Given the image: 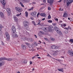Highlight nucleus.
Listing matches in <instances>:
<instances>
[{
  "instance_id": "f257e3e1",
  "label": "nucleus",
  "mask_w": 73,
  "mask_h": 73,
  "mask_svg": "<svg viewBox=\"0 0 73 73\" xmlns=\"http://www.w3.org/2000/svg\"><path fill=\"white\" fill-rule=\"evenodd\" d=\"M23 24H24L25 29L27 31H28L29 29V22L27 21H24L23 22Z\"/></svg>"
},
{
  "instance_id": "f03ea898",
  "label": "nucleus",
  "mask_w": 73,
  "mask_h": 73,
  "mask_svg": "<svg viewBox=\"0 0 73 73\" xmlns=\"http://www.w3.org/2000/svg\"><path fill=\"white\" fill-rule=\"evenodd\" d=\"M1 2L3 5V9H5V7L6 4V1L4 0H1Z\"/></svg>"
},
{
  "instance_id": "7ed1b4c3",
  "label": "nucleus",
  "mask_w": 73,
  "mask_h": 73,
  "mask_svg": "<svg viewBox=\"0 0 73 73\" xmlns=\"http://www.w3.org/2000/svg\"><path fill=\"white\" fill-rule=\"evenodd\" d=\"M6 11L7 12V14L8 16H9L10 15H11V10L9 8H7L6 9Z\"/></svg>"
},
{
  "instance_id": "20e7f679",
  "label": "nucleus",
  "mask_w": 73,
  "mask_h": 73,
  "mask_svg": "<svg viewBox=\"0 0 73 73\" xmlns=\"http://www.w3.org/2000/svg\"><path fill=\"white\" fill-rule=\"evenodd\" d=\"M15 9L18 12H21L23 11L22 9L20 7H15Z\"/></svg>"
},
{
  "instance_id": "39448f33",
  "label": "nucleus",
  "mask_w": 73,
  "mask_h": 73,
  "mask_svg": "<svg viewBox=\"0 0 73 73\" xmlns=\"http://www.w3.org/2000/svg\"><path fill=\"white\" fill-rule=\"evenodd\" d=\"M42 31H43L44 32H48V31H49V29L47 27H42Z\"/></svg>"
},
{
  "instance_id": "423d86ee",
  "label": "nucleus",
  "mask_w": 73,
  "mask_h": 73,
  "mask_svg": "<svg viewBox=\"0 0 73 73\" xmlns=\"http://www.w3.org/2000/svg\"><path fill=\"white\" fill-rule=\"evenodd\" d=\"M54 2V0H50L49 1H48V2L47 3L49 4L51 7H52V4H53Z\"/></svg>"
},
{
  "instance_id": "0eeeda50",
  "label": "nucleus",
  "mask_w": 73,
  "mask_h": 73,
  "mask_svg": "<svg viewBox=\"0 0 73 73\" xmlns=\"http://www.w3.org/2000/svg\"><path fill=\"white\" fill-rule=\"evenodd\" d=\"M5 35L6 36V38L7 40H9L10 39V36L9 35L8 32H6L5 33Z\"/></svg>"
},
{
  "instance_id": "6e6552de",
  "label": "nucleus",
  "mask_w": 73,
  "mask_h": 73,
  "mask_svg": "<svg viewBox=\"0 0 73 73\" xmlns=\"http://www.w3.org/2000/svg\"><path fill=\"white\" fill-rule=\"evenodd\" d=\"M11 29L12 30V33H15L16 32V29L15 26H13L12 27Z\"/></svg>"
},
{
  "instance_id": "1a4fd4ad",
  "label": "nucleus",
  "mask_w": 73,
  "mask_h": 73,
  "mask_svg": "<svg viewBox=\"0 0 73 73\" xmlns=\"http://www.w3.org/2000/svg\"><path fill=\"white\" fill-rule=\"evenodd\" d=\"M73 0H67L66 1L67 5H69L70 4L73 3Z\"/></svg>"
},
{
  "instance_id": "9d476101",
  "label": "nucleus",
  "mask_w": 73,
  "mask_h": 73,
  "mask_svg": "<svg viewBox=\"0 0 73 73\" xmlns=\"http://www.w3.org/2000/svg\"><path fill=\"white\" fill-rule=\"evenodd\" d=\"M68 54L70 56H73V52L72 51L68 50Z\"/></svg>"
},
{
  "instance_id": "9b49d317",
  "label": "nucleus",
  "mask_w": 73,
  "mask_h": 73,
  "mask_svg": "<svg viewBox=\"0 0 73 73\" xmlns=\"http://www.w3.org/2000/svg\"><path fill=\"white\" fill-rule=\"evenodd\" d=\"M48 31L50 32H52V28H53V27L52 25L49 26V27L48 28Z\"/></svg>"
},
{
  "instance_id": "f8f14e48",
  "label": "nucleus",
  "mask_w": 73,
  "mask_h": 73,
  "mask_svg": "<svg viewBox=\"0 0 73 73\" xmlns=\"http://www.w3.org/2000/svg\"><path fill=\"white\" fill-rule=\"evenodd\" d=\"M4 13L1 12H0V16L2 18H3V19H4L5 17H4Z\"/></svg>"
},
{
  "instance_id": "ddd939ff",
  "label": "nucleus",
  "mask_w": 73,
  "mask_h": 73,
  "mask_svg": "<svg viewBox=\"0 0 73 73\" xmlns=\"http://www.w3.org/2000/svg\"><path fill=\"white\" fill-rule=\"evenodd\" d=\"M21 48L25 50V49H26V46L22 44L21 45Z\"/></svg>"
},
{
  "instance_id": "4468645a",
  "label": "nucleus",
  "mask_w": 73,
  "mask_h": 73,
  "mask_svg": "<svg viewBox=\"0 0 73 73\" xmlns=\"http://www.w3.org/2000/svg\"><path fill=\"white\" fill-rule=\"evenodd\" d=\"M14 20L16 22H18V19L16 17L14 16L13 17Z\"/></svg>"
},
{
  "instance_id": "2eb2a0df",
  "label": "nucleus",
  "mask_w": 73,
  "mask_h": 73,
  "mask_svg": "<svg viewBox=\"0 0 73 73\" xmlns=\"http://www.w3.org/2000/svg\"><path fill=\"white\" fill-rule=\"evenodd\" d=\"M5 60H7L8 61H11L12 60V59L11 58H5Z\"/></svg>"
},
{
  "instance_id": "dca6fc26",
  "label": "nucleus",
  "mask_w": 73,
  "mask_h": 73,
  "mask_svg": "<svg viewBox=\"0 0 73 73\" xmlns=\"http://www.w3.org/2000/svg\"><path fill=\"white\" fill-rule=\"evenodd\" d=\"M36 13H37V12H33L31 13V15L33 16H35L36 15Z\"/></svg>"
},
{
  "instance_id": "f3484780",
  "label": "nucleus",
  "mask_w": 73,
  "mask_h": 73,
  "mask_svg": "<svg viewBox=\"0 0 73 73\" xmlns=\"http://www.w3.org/2000/svg\"><path fill=\"white\" fill-rule=\"evenodd\" d=\"M54 29H55V31L56 32H57L60 30V29H58V28L56 27H54Z\"/></svg>"
},
{
  "instance_id": "a211bd4d",
  "label": "nucleus",
  "mask_w": 73,
  "mask_h": 73,
  "mask_svg": "<svg viewBox=\"0 0 73 73\" xmlns=\"http://www.w3.org/2000/svg\"><path fill=\"white\" fill-rule=\"evenodd\" d=\"M52 53H53V55L54 56H55V55H56V54L57 53V51H56L52 50Z\"/></svg>"
},
{
  "instance_id": "6ab92c4d",
  "label": "nucleus",
  "mask_w": 73,
  "mask_h": 73,
  "mask_svg": "<svg viewBox=\"0 0 73 73\" xmlns=\"http://www.w3.org/2000/svg\"><path fill=\"white\" fill-rule=\"evenodd\" d=\"M41 16H43V17H45L46 16V14H45V13H41L40 14Z\"/></svg>"
},
{
  "instance_id": "aec40b11",
  "label": "nucleus",
  "mask_w": 73,
  "mask_h": 73,
  "mask_svg": "<svg viewBox=\"0 0 73 73\" xmlns=\"http://www.w3.org/2000/svg\"><path fill=\"white\" fill-rule=\"evenodd\" d=\"M4 60H5V57L0 58V61H3Z\"/></svg>"
},
{
  "instance_id": "412c9836",
  "label": "nucleus",
  "mask_w": 73,
  "mask_h": 73,
  "mask_svg": "<svg viewBox=\"0 0 73 73\" xmlns=\"http://www.w3.org/2000/svg\"><path fill=\"white\" fill-rule=\"evenodd\" d=\"M57 32L59 34V35H62V32H61V31H60V30H59V31H58Z\"/></svg>"
},
{
  "instance_id": "4be33fe9",
  "label": "nucleus",
  "mask_w": 73,
  "mask_h": 73,
  "mask_svg": "<svg viewBox=\"0 0 73 73\" xmlns=\"http://www.w3.org/2000/svg\"><path fill=\"white\" fill-rule=\"evenodd\" d=\"M68 16V15H67V14H66V13H64V14L63 15V17H67V16Z\"/></svg>"
},
{
  "instance_id": "5701e85b",
  "label": "nucleus",
  "mask_w": 73,
  "mask_h": 73,
  "mask_svg": "<svg viewBox=\"0 0 73 73\" xmlns=\"http://www.w3.org/2000/svg\"><path fill=\"white\" fill-rule=\"evenodd\" d=\"M55 45H52L51 46V48H52V49H55Z\"/></svg>"
},
{
  "instance_id": "b1692460",
  "label": "nucleus",
  "mask_w": 73,
  "mask_h": 73,
  "mask_svg": "<svg viewBox=\"0 0 73 73\" xmlns=\"http://www.w3.org/2000/svg\"><path fill=\"white\" fill-rule=\"evenodd\" d=\"M58 70L60 72H63V69H58Z\"/></svg>"
},
{
  "instance_id": "393cba45",
  "label": "nucleus",
  "mask_w": 73,
  "mask_h": 73,
  "mask_svg": "<svg viewBox=\"0 0 73 73\" xmlns=\"http://www.w3.org/2000/svg\"><path fill=\"white\" fill-rule=\"evenodd\" d=\"M38 21L39 22L38 23L37 25H41V24L40 23L41 21L38 20Z\"/></svg>"
},
{
  "instance_id": "a878e982",
  "label": "nucleus",
  "mask_w": 73,
  "mask_h": 73,
  "mask_svg": "<svg viewBox=\"0 0 73 73\" xmlns=\"http://www.w3.org/2000/svg\"><path fill=\"white\" fill-rule=\"evenodd\" d=\"M25 16L26 17L28 16V13L27 11L25 12Z\"/></svg>"
},
{
  "instance_id": "bb28decb",
  "label": "nucleus",
  "mask_w": 73,
  "mask_h": 73,
  "mask_svg": "<svg viewBox=\"0 0 73 73\" xmlns=\"http://www.w3.org/2000/svg\"><path fill=\"white\" fill-rule=\"evenodd\" d=\"M59 48V46H55V49H58Z\"/></svg>"
},
{
  "instance_id": "cd10ccee",
  "label": "nucleus",
  "mask_w": 73,
  "mask_h": 73,
  "mask_svg": "<svg viewBox=\"0 0 73 73\" xmlns=\"http://www.w3.org/2000/svg\"><path fill=\"white\" fill-rule=\"evenodd\" d=\"M29 46H28L29 48H30V49H32L33 47H32V45L29 44Z\"/></svg>"
},
{
  "instance_id": "c85d7f7f",
  "label": "nucleus",
  "mask_w": 73,
  "mask_h": 73,
  "mask_svg": "<svg viewBox=\"0 0 73 73\" xmlns=\"http://www.w3.org/2000/svg\"><path fill=\"white\" fill-rule=\"evenodd\" d=\"M52 22H53V21L52 20H49L48 21V23H52Z\"/></svg>"
},
{
  "instance_id": "c756f323",
  "label": "nucleus",
  "mask_w": 73,
  "mask_h": 73,
  "mask_svg": "<svg viewBox=\"0 0 73 73\" xmlns=\"http://www.w3.org/2000/svg\"><path fill=\"white\" fill-rule=\"evenodd\" d=\"M23 1H24L26 3H28L29 0H23Z\"/></svg>"
},
{
  "instance_id": "7c9ffc66",
  "label": "nucleus",
  "mask_w": 73,
  "mask_h": 73,
  "mask_svg": "<svg viewBox=\"0 0 73 73\" xmlns=\"http://www.w3.org/2000/svg\"><path fill=\"white\" fill-rule=\"evenodd\" d=\"M47 57H50L51 58H52V57L50 56V55L48 53H47Z\"/></svg>"
},
{
  "instance_id": "2f4dec72",
  "label": "nucleus",
  "mask_w": 73,
  "mask_h": 73,
  "mask_svg": "<svg viewBox=\"0 0 73 73\" xmlns=\"http://www.w3.org/2000/svg\"><path fill=\"white\" fill-rule=\"evenodd\" d=\"M0 28H4V27L2 26V25L1 24H0Z\"/></svg>"
},
{
  "instance_id": "473e14b6",
  "label": "nucleus",
  "mask_w": 73,
  "mask_h": 73,
  "mask_svg": "<svg viewBox=\"0 0 73 73\" xmlns=\"http://www.w3.org/2000/svg\"><path fill=\"white\" fill-rule=\"evenodd\" d=\"M23 63H24V64H27V60H25L23 62Z\"/></svg>"
},
{
  "instance_id": "72a5a7b5",
  "label": "nucleus",
  "mask_w": 73,
  "mask_h": 73,
  "mask_svg": "<svg viewBox=\"0 0 73 73\" xmlns=\"http://www.w3.org/2000/svg\"><path fill=\"white\" fill-rule=\"evenodd\" d=\"M21 15V13H20V14H17L16 15V16H17V17H19V16H20Z\"/></svg>"
},
{
  "instance_id": "f704fd0d",
  "label": "nucleus",
  "mask_w": 73,
  "mask_h": 73,
  "mask_svg": "<svg viewBox=\"0 0 73 73\" xmlns=\"http://www.w3.org/2000/svg\"><path fill=\"white\" fill-rule=\"evenodd\" d=\"M48 19H51V16H50V15H49L48 17Z\"/></svg>"
},
{
  "instance_id": "c9c22d12",
  "label": "nucleus",
  "mask_w": 73,
  "mask_h": 73,
  "mask_svg": "<svg viewBox=\"0 0 73 73\" xmlns=\"http://www.w3.org/2000/svg\"><path fill=\"white\" fill-rule=\"evenodd\" d=\"M29 50H31L32 52H33V51H35V50L34 49H33L32 48L30 49H29Z\"/></svg>"
},
{
  "instance_id": "e433bc0d",
  "label": "nucleus",
  "mask_w": 73,
  "mask_h": 73,
  "mask_svg": "<svg viewBox=\"0 0 73 73\" xmlns=\"http://www.w3.org/2000/svg\"><path fill=\"white\" fill-rule=\"evenodd\" d=\"M32 23H33L34 25H36V23H35V21H32Z\"/></svg>"
},
{
  "instance_id": "4c0bfd02",
  "label": "nucleus",
  "mask_w": 73,
  "mask_h": 73,
  "mask_svg": "<svg viewBox=\"0 0 73 73\" xmlns=\"http://www.w3.org/2000/svg\"><path fill=\"white\" fill-rule=\"evenodd\" d=\"M70 42H72V43H73V39H71L70 40Z\"/></svg>"
},
{
  "instance_id": "58836bf2",
  "label": "nucleus",
  "mask_w": 73,
  "mask_h": 73,
  "mask_svg": "<svg viewBox=\"0 0 73 73\" xmlns=\"http://www.w3.org/2000/svg\"><path fill=\"white\" fill-rule=\"evenodd\" d=\"M25 44L27 45H28V46H29V45H30V44H29V43H25Z\"/></svg>"
},
{
  "instance_id": "ea45409f",
  "label": "nucleus",
  "mask_w": 73,
  "mask_h": 73,
  "mask_svg": "<svg viewBox=\"0 0 73 73\" xmlns=\"http://www.w3.org/2000/svg\"><path fill=\"white\" fill-rule=\"evenodd\" d=\"M27 40L28 41H30L31 40V38H27Z\"/></svg>"
},
{
  "instance_id": "a19ab883",
  "label": "nucleus",
  "mask_w": 73,
  "mask_h": 73,
  "mask_svg": "<svg viewBox=\"0 0 73 73\" xmlns=\"http://www.w3.org/2000/svg\"><path fill=\"white\" fill-rule=\"evenodd\" d=\"M15 37H18V35H17V34H15Z\"/></svg>"
},
{
  "instance_id": "79ce46f5",
  "label": "nucleus",
  "mask_w": 73,
  "mask_h": 73,
  "mask_svg": "<svg viewBox=\"0 0 73 73\" xmlns=\"http://www.w3.org/2000/svg\"><path fill=\"white\" fill-rule=\"evenodd\" d=\"M51 40L52 41H54V40L55 39L53 38H51Z\"/></svg>"
},
{
  "instance_id": "37998d69",
  "label": "nucleus",
  "mask_w": 73,
  "mask_h": 73,
  "mask_svg": "<svg viewBox=\"0 0 73 73\" xmlns=\"http://www.w3.org/2000/svg\"><path fill=\"white\" fill-rule=\"evenodd\" d=\"M54 20L55 21H58V19L57 18H55Z\"/></svg>"
},
{
  "instance_id": "c03bdc74",
  "label": "nucleus",
  "mask_w": 73,
  "mask_h": 73,
  "mask_svg": "<svg viewBox=\"0 0 73 73\" xmlns=\"http://www.w3.org/2000/svg\"><path fill=\"white\" fill-rule=\"evenodd\" d=\"M2 66V63L0 62V67H1Z\"/></svg>"
},
{
  "instance_id": "a18cd8bd",
  "label": "nucleus",
  "mask_w": 73,
  "mask_h": 73,
  "mask_svg": "<svg viewBox=\"0 0 73 73\" xmlns=\"http://www.w3.org/2000/svg\"><path fill=\"white\" fill-rule=\"evenodd\" d=\"M21 6H22L23 7H24V5H23V3H21Z\"/></svg>"
},
{
  "instance_id": "49530a36",
  "label": "nucleus",
  "mask_w": 73,
  "mask_h": 73,
  "mask_svg": "<svg viewBox=\"0 0 73 73\" xmlns=\"http://www.w3.org/2000/svg\"><path fill=\"white\" fill-rule=\"evenodd\" d=\"M66 25L65 24H64L63 25V27H66Z\"/></svg>"
},
{
  "instance_id": "de8ad7c7",
  "label": "nucleus",
  "mask_w": 73,
  "mask_h": 73,
  "mask_svg": "<svg viewBox=\"0 0 73 73\" xmlns=\"http://www.w3.org/2000/svg\"><path fill=\"white\" fill-rule=\"evenodd\" d=\"M64 29H66V30H69V29L67 28H64Z\"/></svg>"
},
{
  "instance_id": "09e8293b",
  "label": "nucleus",
  "mask_w": 73,
  "mask_h": 73,
  "mask_svg": "<svg viewBox=\"0 0 73 73\" xmlns=\"http://www.w3.org/2000/svg\"><path fill=\"white\" fill-rule=\"evenodd\" d=\"M1 43L3 45H4V43H3V42L2 41H1Z\"/></svg>"
},
{
  "instance_id": "8fccbe9b",
  "label": "nucleus",
  "mask_w": 73,
  "mask_h": 73,
  "mask_svg": "<svg viewBox=\"0 0 73 73\" xmlns=\"http://www.w3.org/2000/svg\"><path fill=\"white\" fill-rule=\"evenodd\" d=\"M31 42H33V38H31Z\"/></svg>"
},
{
  "instance_id": "3c124183",
  "label": "nucleus",
  "mask_w": 73,
  "mask_h": 73,
  "mask_svg": "<svg viewBox=\"0 0 73 73\" xmlns=\"http://www.w3.org/2000/svg\"><path fill=\"white\" fill-rule=\"evenodd\" d=\"M32 4L33 5V4H36V2H33L32 3Z\"/></svg>"
},
{
  "instance_id": "603ef678",
  "label": "nucleus",
  "mask_w": 73,
  "mask_h": 73,
  "mask_svg": "<svg viewBox=\"0 0 73 73\" xmlns=\"http://www.w3.org/2000/svg\"><path fill=\"white\" fill-rule=\"evenodd\" d=\"M59 10H60V11H64V10H63V9H61V8H60L59 9Z\"/></svg>"
},
{
  "instance_id": "864d4df0",
  "label": "nucleus",
  "mask_w": 73,
  "mask_h": 73,
  "mask_svg": "<svg viewBox=\"0 0 73 73\" xmlns=\"http://www.w3.org/2000/svg\"><path fill=\"white\" fill-rule=\"evenodd\" d=\"M50 9H50V7L48 8V11H50Z\"/></svg>"
},
{
  "instance_id": "5fc2aeb1",
  "label": "nucleus",
  "mask_w": 73,
  "mask_h": 73,
  "mask_svg": "<svg viewBox=\"0 0 73 73\" xmlns=\"http://www.w3.org/2000/svg\"><path fill=\"white\" fill-rule=\"evenodd\" d=\"M43 1L44 3H46V0H43Z\"/></svg>"
},
{
  "instance_id": "6e6d98bb",
  "label": "nucleus",
  "mask_w": 73,
  "mask_h": 73,
  "mask_svg": "<svg viewBox=\"0 0 73 73\" xmlns=\"http://www.w3.org/2000/svg\"><path fill=\"white\" fill-rule=\"evenodd\" d=\"M39 15H40V13H38L37 14V17H38V16Z\"/></svg>"
},
{
  "instance_id": "4d7b16f0",
  "label": "nucleus",
  "mask_w": 73,
  "mask_h": 73,
  "mask_svg": "<svg viewBox=\"0 0 73 73\" xmlns=\"http://www.w3.org/2000/svg\"><path fill=\"white\" fill-rule=\"evenodd\" d=\"M56 60L57 61H59V62H60V61H61V60H59V59H56Z\"/></svg>"
},
{
  "instance_id": "13d9d810",
  "label": "nucleus",
  "mask_w": 73,
  "mask_h": 73,
  "mask_svg": "<svg viewBox=\"0 0 73 73\" xmlns=\"http://www.w3.org/2000/svg\"><path fill=\"white\" fill-rule=\"evenodd\" d=\"M34 36H35V38H37V35H34Z\"/></svg>"
},
{
  "instance_id": "bf43d9fd",
  "label": "nucleus",
  "mask_w": 73,
  "mask_h": 73,
  "mask_svg": "<svg viewBox=\"0 0 73 73\" xmlns=\"http://www.w3.org/2000/svg\"><path fill=\"white\" fill-rule=\"evenodd\" d=\"M44 39L45 40H46V41H47L48 40V39L46 38H44Z\"/></svg>"
},
{
  "instance_id": "052dcab7",
  "label": "nucleus",
  "mask_w": 73,
  "mask_h": 73,
  "mask_svg": "<svg viewBox=\"0 0 73 73\" xmlns=\"http://www.w3.org/2000/svg\"><path fill=\"white\" fill-rule=\"evenodd\" d=\"M30 9L31 11H33V7H32L31 9Z\"/></svg>"
},
{
  "instance_id": "680f3d73",
  "label": "nucleus",
  "mask_w": 73,
  "mask_h": 73,
  "mask_svg": "<svg viewBox=\"0 0 73 73\" xmlns=\"http://www.w3.org/2000/svg\"><path fill=\"white\" fill-rule=\"evenodd\" d=\"M57 24H56V23H53V25H54V26H55V25H56Z\"/></svg>"
},
{
  "instance_id": "e2e57ef3",
  "label": "nucleus",
  "mask_w": 73,
  "mask_h": 73,
  "mask_svg": "<svg viewBox=\"0 0 73 73\" xmlns=\"http://www.w3.org/2000/svg\"><path fill=\"white\" fill-rule=\"evenodd\" d=\"M45 20V18H43L42 19V21H44V20Z\"/></svg>"
},
{
  "instance_id": "0e129e2a",
  "label": "nucleus",
  "mask_w": 73,
  "mask_h": 73,
  "mask_svg": "<svg viewBox=\"0 0 73 73\" xmlns=\"http://www.w3.org/2000/svg\"><path fill=\"white\" fill-rule=\"evenodd\" d=\"M35 57H36V56H33V57H32V59H33H33L34 58H35Z\"/></svg>"
},
{
  "instance_id": "69168bd1",
  "label": "nucleus",
  "mask_w": 73,
  "mask_h": 73,
  "mask_svg": "<svg viewBox=\"0 0 73 73\" xmlns=\"http://www.w3.org/2000/svg\"><path fill=\"white\" fill-rule=\"evenodd\" d=\"M35 57L36 56V57H38V56H39V55L38 54L36 55H35Z\"/></svg>"
},
{
  "instance_id": "338daca9",
  "label": "nucleus",
  "mask_w": 73,
  "mask_h": 73,
  "mask_svg": "<svg viewBox=\"0 0 73 73\" xmlns=\"http://www.w3.org/2000/svg\"><path fill=\"white\" fill-rule=\"evenodd\" d=\"M30 64H32V62L31 61L30 62Z\"/></svg>"
},
{
  "instance_id": "774afa93",
  "label": "nucleus",
  "mask_w": 73,
  "mask_h": 73,
  "mask_svg": "<svg viewBox=\"0 0 73 73\" xmlns=\"http://www.w3.org/2000/svg\"><path fill=\"white\" fill-rule=\"evenodd\" d=\"M31 20H33V19H34L32 17H31Z\"/></svg>"
}]
</instances>
